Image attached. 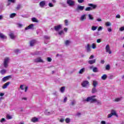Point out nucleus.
<instances>
[{"label":"nucleus","mask_w":124,"mask_h":124,"mask_svg":"<svg viewBox=\"0 0 124 124\" xmlns=\"http://www.w3.org/2000/svg\"><path fill=\"white\" fill-rule=\"evenodd\" d=\"M88 6H91V7H87L85 9V10L86 11H91V10H93L94 9H96V7H97V5H94L92 3H89L88 4Z\"/></svg>","instance_id":"nucleus-1"},{"label":"nucleus","mask_w":124,"mask_h":124,"mask_svg":"<svg viewBox=\"0 0 124 124\" xmlns=\"http://www.w3.org/2000/svg\"><path fill=\"white\" fill-rule=\"evenodd\" d=\"M95 97H96V96L95 95L88 97L84 100V101H87V102H91V103H93V102L96 101V99L94 98Z\"/></svg>","instance_id":"nucleus-2"},{"label":"nucleus","mask_w":124,"mask_h":124,"mask_svg":"<svg viewBox=\"0 0 124 124\" xmlns=\"http://www.w3.org/2000/svg\"><path fill=\"white\" fill-rule=\"evenodd\" d=\"M9 62H10V58L9 57H5L4 59L3 65L5 68H7V67H8Z\"/></svg>","instance_id":"nucleus-3"},{"label":"nucleus","mask_w":124,"mask_h":124,"mask_svg":"<svg viewBox=\"0 0 124 124\" xmlns=\"http://www.w3.org/2000/svg\"><path fill=\"white\" fill-rule=\"evenodd\" d=\"M85 9L84 6H81L80 5H78L77 7L75 9V12L79 13L80 11H83Z\"/></svg>","instance_id":"nucleus-4"},{"label":"nucleus","mask_w":124,"mask_h":124,"mask_svg":"<svg viewBox=\"0 0 124 124\" xmlns=\"http://www.w3.org/2000/svg\"><path fill=\"white\" fill-rule=\"evenodd\" d=\"M90 85V83L88 81V80H85L83 81L82 83H81V86L83 87V88H88V87H89V86Z\"/></svg>","instance_id":"nucleus-5"},{"label":"nucleus","mask_w":124,"mask_h":124,"mask_svg":"<svg viewBox=\"0 0 124 124\" xmlns=\"http://www.w3.org/2000/svg\"><path fill=\"white\" fill-rule=\"evenodd\" d=\"M66 3L69 6H73L75 5V1L73 0H67Z\"/></svg>","instance_id":"nucleus-6"},{"label":"nucleus","mask_w":124,"mask_h":124,"mask_svg":"<svg viewBox=\"0 0 124 124\" xmlns=\"http://www.w3.org/2000/svg\"><path fill=\"white\" fill-rule=\"evenodd\" d=\"M34 62L39 63V62H44V61L42 59H41V57H38L37 58H35L34 59Z\"/></svg>","instance_id":"nucleus-7"},{"label":"nucleus","mask_w":124,"mask_h":124,"mask_svg":"<svg viewBox=\"0 0 124 124\" xmlns=\"http://www.w3.org/2000/svg\"><path fill=\"white\" fill-rule=\"evenodd\" d=\"M85 20H87V15L83 14L81 15L79 18V20L81 21V22H84V21H85Z\"/></svg>","instance_id":"nucleus-8"},{"label":"nucleus","mask_w":124,"mask_h":124,"mask_svg":"<svg viewBox=\"0 0 124 124\" xmlns=\"http://www.w3.org/2000/svg\"><path fill=\"white\" fill-rule=\"evenodd\" d=\"M105 49H106V52L107 53H108L109 55H110V54H112V51H111V50L110 49V46H109V45H107L106 46Z\"/></svg>","instance_id":"nucleus-9"},{"label":"nucleus","mask_w":124,"mask_h":124,"mask_svg":"<svg viewBox=\"0 0 124 124\" xmlns=\"http://www.w3.org/2000/svg\"><path fill=\"white\" fill-rule=\"evenodd\" d=\"M10 78H11V76H6L2 79V82H6V81H8Z\"/></svg>","instance_id":"nucleus-10"},{"label":"nucleus","mask_w":124,"mask_h":124,"mask_svg":"<svg viewBox=\"0 0 124 124\" xmlns=\"http://www.w3.org/2000/svg\"><path fill=\"white\" fill-rule=\"evenodd\" d=\"M46 5V1L43 0L39 3V6L40 7L43 8Z\"/></svg>","instance_id":"nucleus-11"},{"label":"nucleus","mask_w":124,"mask_h":124,"mask_svg":"<svg viewBox=\"0 0 124 124\" xmlns=\"http://www.w3.org/2000/svg\"><path fill=\"white\" fill-rule=\"evenodd\" d=\"M33 27H34V25H33V24H30L29 26L25 28V30H33Z\"/></svg>","instance_id":"nucleus-12"},{"label":"nucleus","mask_w":124,"mask_h":124,"mask_svg":"<svg viewBox=\"0 0 124 124\" xmlns=\"http://www.w3.org/2000/svg\"><path fill=\"white\" fill-rule=\"evenodd\" d=\"M10 85V82L8 81L5 83L2 87V89H7V87Z\"/></svg>","instance_id":"nucleus-13"},{"label":"nucleus","mask_w":124,"mask_h":124,"mask_svg":"<svg viewBox=\"0 0 124 124\" xmlns=\"http://www.w3.org/2000/svg\"><path fill=\"white\" fill-rule=\"evenodd\" d=\"M85 48L86 49V51L88 53H89V52H91V46H90V44H87V46H85Z\"/></svg>","instance_id":"nucleus-14"},{"label":"nucleus","mask_w":124,"mask_h":124,"mask_svg":"<svg viewBox=\"0 0 124 124\" xmlns=\"http://www.w3.org/2000/svg\"><path fill=\"white\" fill-rule=\"evenodd\" d=\"M45 114L46 116H50V115H52V114H53V111H49L48 110H46Z\"/></svg>","instance_id":"nucleus-15"},{"label":"nucleus","mask_w":124,"mask_h":124,"mask_svg":"<svg viewBox=\"0 0 124 124\" xmlns=\"http://www.w3.org/2000/svg\"><path fill=\"white\" fill-rule=\"evenodd\" d=\"M62 29V25H59L56 26L54 27V30L55 31H60Z\"/></svg>","instance_id":"nucleus-16"},{"label":"nucleus","mask_w":124,"mask_h":124,"mask_svg":"<svg viewBox=\"0 0 124 124\" xmlns=\"http://www.w3.org/2000/svg\"><path fill=\"white\" fill-rule=\"evenodd\" d=\"M96 62V59H93L92 60H89L88 61V63L89 64H93V63H95V62Z\"/></svg>","instance_id":"nucleus-17"},{"label":"nucleus","mask_w":124,"mask_h":124,"mask_svg":"<svg viewBox=\"0 0 124 124\" xmlns=\"http://www.w3.org/2000/svg\"><path fill=\"white\" fill-rule=\"evenodd\" d=\"M111 114H112V116H116V117H117V118H118V117H119V116H118V114H117V113L116 112V111L114 109H112L111 110Z\"/></svg>","instance_id":"nucleus-18"},{"label":"nucleus","mask_w":124,"mask_h":124,"mask_svg":"<svg viewBox=\"0 0 124 124\" xmlns=\"http://www.w3.org/2000/svg\"><path fill=\"white\" fill-rule=\"evenodd\" d=\"M9 35L11 39H15L16 36L14 33L11 32L9 33Z\"/></svg>","instance_id":"nucleus-19"},{"label":"nucleus","mask_w":124,"mask_h":124,"mask_svg":"<svg viewBox=\"0 0 124 124\" xmlns=\"http://www.w3.org/2000/svg\"><path fill=\"white\" fill-rule=\"evenodd\" d=\"M7 70L5 69H2V70H1L0 71V73L2 75H4V74H5L7 72Z\"/></svg>","instance_id":"nucleus-20"},{"label":"nucleus","mask_w":124,"mask_h":124,"mask_svg":"<svg viewBox=\"0 0 124 124\" xmlns=\"http://www.w3.org/2000/svg\"><path fill=\"white\" fill-rule=\"evenodd\" d=\"M85 71H86V68H82L79 71L78 73L79 74H83Z\"/></svg>","instance_id":"nucleus-21"},{"label":"nucleus","mask_w":124,"mask_h":124,"mask_svg":"<svg viewBox=\"0 0 124 124\" xmlns=\"http://www.w3.org/2000/svg\"><path fill=\"white\" fill-rule=\"evenodd\" d=\"M88 19L89 20H90L91 21H93L94 20V18L93 16V15L91 14L88 15Z\"/></svg>","instance_id":"nucleus-22"},{"label":"nucleus","mask_w":124,"mask_h":124,"mask_svg":"<svg viewBox=\"0 0 124 124\" xmlns=\"http://www.w3.org/2000/svg\"><path fill=\"white\" fill-rule=\"evenodd\" d=\"M34 44H35V40H32L30 42V45L31 47L34 46Z\"/></svg>","instance_id":"nucleus-23"},{"label":"nucleus","mask_w":124,"mask_h":124,"mask_svg":"<svg viewBox=\"0 0 124 124\" xmlns=\"http://www.w3.org/2000/svg\"><path fill=\"white\" fill-rule=\"evenodd\" d=\"M31 122H32V123H37V122H38V118L34 117L32 118Z\"/></svg>","instance_id":"nucleus-24"},{"label":"nucleus","mask_w":124,"mask_h":124,"mask_svg":"<svg viewBox=\"0 0 124 124\" xmlns=\"http://www.w3.org/2000/svg\"><path fill=\"white\" fill-rule=\"evenodd\" d=\"M70 43H71L70 41L68 40H67L64 42V44H65V45H66V46H68L70 44Z\"/></svg>","instance_id":"nucleus-25"},{"label":"nucleus","mask_w":124,"mask_h":124,"mask_svg":"<svg viewBox=\"0 0 124 124\" xmlns=\"http://www.w3.org/2000/svg\"><path fill=\"white\" fill-rule=\"evenodd\" d=\"M101 79L102 80H106L107 79V75L106 74H104L102 77H101Z\"/></svg>","instance_id":"nucleus-26"},{"label":"nucleus","mask_w":124,"mask_h":124,"mask_svg":"<svg viewBox=\"0 0 124 124\" xmlns=\"http://www.w3.org/2000/svg\"><path fill=\"white\" fill-rule=\"evenodd\" d=\"M0 38H2L3 39H6V36L3 35V34L0 32Z\"/></svg>","instance_id":"nucleus-27"},{"label":"nucleus","mask_w":124,"mask_h":124,"mask_svg":"<svg viewBox=\"0 0 124 124\" xmlns=\"http://www.w3.org/2000/svg\"><path fill=\"white\" fill-rule=\"evenodd\" d=\"M97 90H96V88L95 87H93L92 90V93H97Z\"/></svg>","instance_id":"nucleus-28"},{"label":"nucleus","mask_w":124,"mask_h":124,"mask_svg":"<svg viewBox=\"0 0 124 124\" xmlns=\"http://www.w3.org/2000/svg\"><path fill=\"white\" fill-rule=\"evenodd\" d=\"M32 22H34V23H38V20L36 19L35 17H33L31 18Z\"/></svg>","instance_id":"nucleus-29"},{"label":"nucleus","mask_w":124,"mask_h":124,"mask_svg":"<svg viewBox=\"0 0 124 124\" xmlns=\"http://www.w3.org/2000/svg\"><path fill=\"white\" fill-rule=\"evenodd\" d=\"M65 91V87H62L60 89V92L61 93H64V91Z\"/></svg>","instance_id":"nucleus-30"},{"label":"nucleus","mask_w":124,"mask_h":124,"mask_svg":"<svg viewBox=\"0 0 124 124\" xmlns=\"http://www.w3.org/2000/svg\"><path fill=\"white\" fill-rule=\"evenodd\" d=\"M94 102H96L97 105H101L102 104L101 101L99 100H97L96 99V101H95Z\"/></svg>","instance_id":"nucleus-31"},{"label":"nucleus","mask_w":124,"mask_h":124,"mask_svg":"<svg viewBox=\"0 0 124 124\" xmlns=\"http://www.w3.org/2000/svg\"><path fill=\"white\" fill-rule=\"evenodd\" d=\"M98 84V83H97V81L94 80L93 81V86L94 88H95Z\"/></svg>","instance_id":"nucleus-32"},{"label":"nucleus","mask_w":124,"mask_h":124,"mask_svg":"<svg viewBox=\"0 0 124 124\" xmlns=\"http://www.w3.org/2000/svg\"><path fill=\"white\" fill-rule=\"evenodd\" d=\"M123 99V97H120V98H117L115 99V101L116 102H119V101H121Z\"/></svg>","instance_id":"nucleus-33"},{"label":"nucleus","mask_w":124,"mask_h":124,"mask_svg":"<svg viewBox=\"0 0 124 124\" xmlns=\"http://www.w3.org/2000/svg\"><path fill=\"white\" fill-rule=\"evenodd\" d=\"M93 72L96 73V72H98V71H99L98 70V68L97 67H94V68H93Z\"/></svg>","instance_id":"nucleus-34"},{"label":"nucleus","mask_w":124,"mask_h":124,"mask_svg":"<svg viewBox=\"0 0 124 124\" xmlns=\"http://www.w3.org/2000/svg\"><path fill=\"white\" fill-rule=\"evenodd\" d=\"M75 104H76V101H75V100L71 101V105H72V106H74V105H75Z\"/></svg>","instance_id":"nucleus-35"},{"label":"nucleus","mask_w":124,"mask_h":124,"mask_svg":"<svg viewBox=\"0 0 124 124\" xmlns=\"http://www.w3.org/2000/svg\"><path fill=\"white\" fill-rule=\"evenodd\" d=\"M105 25L107 27H110L112 24L110 22H106Z\"/></svg>","instance_id":"nucleus-36"},{"label":"nucleus","mask_w":124,"mask_h":124,"mask_svg":"<svg viewBox=\"0 0 124 124\" xmlns=\"http://www.w3.org/2000/svg\"><path fill=\"white\" fill-rule=\"evenodd\" d=\"M20 8H22V5L18 4L16 8V9H17V10H19V9H20Z\"/></svg>","instance_id":"nucleus-37"},{"label":"nucleus","mask_w":124,"mask_h":124,"mask_svg":"<svg viewBox=\"0 0 124 124\" xmlns=\"http://www.w3.org/2000/svg\"><path fill=\"white\" fill-rule=\"evenodd\" d=\"M6 118L8 120H11V119H12V116H10V115H9V114H7L6 115Z\"/></svg>","instance_id":"nucleus-38"},{"label":"nucleus","mask_w":124,"mask_h":124,"mask_svg":"<svg viewBox=\"0 0 124 124\" xmlns=\"http://www.w3.org/2000/svg\"><path fill=\"white\" fill-rule=\"evenodd\" d=\"M16 16V14L15 13H13V14H11L10 15V17L11 18H14V17H15Z\"/></svg>","instance_id":"nucleus-39"},{"label":"nucleus","mask_w":124,"mask_h":124,"mask_svg":"<svg viewBox=\"0 0 124 124\" xmlns=\"http://www.w3.org/2000/svg\"><path fill=\"white\" fill-rule=\"evenodd\" d=\"M115 76H114V75H110L109 77H108V79H110V80H112L113 79H114Z\"/></svg>","instance_id":"nucleus-40"},{"label":"nucleus","mask_w":124,"mask_h":124,"mask_svg":"<svg viewBox=\"0 0 124 124\" xmlns=\"http://www.w3.org/2000/svg\"><path fill=\"white\" fill-rule=\"evenodd\" d=\"M110 65L108 64L106 66V70H110Z\"/></svg>","instance_id":"nucleus-41"},{"label":"nucleus","mask_w":124,"mask_h":124,"mask_svg":"<svg viewBox=\"0 0 124 124\" xmlns=\"http://www.w3.org/2000/svg\"><path fill=\"white\" fill-rule=\"evenodd\" d=\"M58 34H59V35H62V34H64V32H63V31H61L58 32Z\"/></svg>","instance_id":"nucleus-42"},{"label":"nucleus","mask_w":124,"mask_h":124,"mask_svg":"<svg viewBox=\"0 0 124 124\" xmlns=\"http://www.w3.org/2000/svg\"><path fill=\"white\" fill-rule=\"evenodd\" d=\"M102 30H103V28L101 26H100L98 27L97 31H102Z\"/></svg>","instance_id":"nucleus-43"},{"label":"nucleus","mask_w":124,"mask_h":124,"mask_svg":"<svg viewBox=\"0 0 124 124\" xmlns=\"http://www.w3.org/2000/svg\"><path fill=\"white\" fill-rule=\"evenodd\" d=\"M97 29V26H92V31H96V30Z\"/></svg>","instance_id":"nucleus-44"},{"label":"nucleus","mask_w":124,"mask_h":124,"mask_svg":"<svg viewBox=\"0 0 124 124\" xmlns=\"http://www.w3.org/2000/svg\"><path fill=\"white\" fill-rule=\"evenodd\" d=\"M65 26H68V20L67 19H65L64 21Z\"/></svg>","instance_id":"nucleus-45"},{"label":"nucleus","mask_w":124,"mask_h":124,"mask_svg":"<svg viewBox=\"0 0 124 124\" xmlns=\"http://www.w3.org/2000/svg\"><path fill=\"white\" fill-rule=\"evenodd\" d=\"M65 122L67 124H68L69 123H70V119L69 118H67L65 119Z\"/></svg>","instance_id":"nucleus-46"},{"label":"nucleus","mask_w":124,"mask_h":124,"mask_svg":"<svg viewBox=\"0 0 124 124\" xmlns=\"http://www.w3.org/2000/svg\"><path fill=\"white\" fill-rule=\"evenodd\" d=\"M96 48V45L94 43H93L92 44V48L93 49H95Z\"/></svg>","instance_id":"nucleus-47"},{"label":"nucleus","mask_w":124,"mask_h":124,"mask_svg":"<svg viewBox=\"0 0 124 124\" xmlns=\"http://www.w3.org/2000/svg\"><path fill=\"white\" fill-rule=\"evenodd\" d=\"M85 1V0H78V3H83Z\"/></svg>","instance_id":"nucleus-48"},{"label":"nucleus","mask_w":124,"mask_h":124,"mask_svg":"<svg viewBox=\"0 0 124 124\" xmlns=\"http://www.w3.org/2000/svg\"><path fill=\"white\" fill-rule=\"evenodd\" d=\"M0 123H4L6 122L5 119L4 118H2L0 121Z\"/></svg>","instance_id":"nucleus-49"},{"label":"nucleus","mask_w":124,"mask_h":124,"mask_svg":"<svg viewBox=\"0 0 124 124\" xmlns=\"http://www.w3.org/2000/svg\"><path fill=\"white\" fill-rule=\"evenodd\" d=\"M24 87V85H21L20 86V90H22V91H24V90H25V88H23Z\"/></svg>","instance_id":"nucleus-50"},{"label":"nucleus","mask_w":124,"mask_h":124,"mask_svg":"<svg viewBox=\"0 0 124 124\" xmlns=\"http://www.w3.org/2000/svg\"><path fill=\"white\" fill-rule=\"evenodd\" d=\"M119 31H124V26L122 27L121 28H120L119 29Z\"/></svg>","instance_id":"nucleus-51"},{"label":"nucleus","mask_w":124,"mask_h":124,"mask_svg":"<svg viewBox=\"0 0 124 124\" xmlns=\"http://www.w3.org/2000/svg\"><path fill=\"white\" fill-rule=\"evenodd\" d=\"M48 6H49V7H54V5H53L52 3H49Z\"/></svg>","instance_id":"nucleus-52"},{"label":"nucleus","mask_w":124,"mask_h":124,"mask_svg":"<svg viewBox=\"0 0 124 124\" xmlns=\"http://www.w3.org/2000/svg\"><path fill=\"white\" fill-rule=\"evenodd\" d=\"M17 26H18V28H22V27H23V24L18 23Z\"/></svg>","instance_id":"nucleus-53"},{"label":"nucleus","mask_w":124,"mask_h":124,"mask_svg":"<svg viewBox=\"0 0 124 124\" xmlns=\"http://www.w3.org/2000/svg\"><path fill=\"white\" fill-rule=\"evenodd\" d=\"M16 0H8V1L9 2H12L13 3H14Z\"/></svg>","instance_id":"nucleus-54"},{"label":"nucleus","mask_w":124,"mask_h":124,"mask_svg":"<svg viewBox=\"0 0 124 124\" xmlns=\"http://www.w3.org/2000/svg\"><path fill=\"white\" fill-rule=\"evenodd\" d=\"M67 101V97H65L63 100V102L65 103Z\"/></svg>","instance_id":"nucleus-55"},{"label":"nucleus","mask_w":124,"mask_h":124,"mask_svg":"<svg viewBox=\"0 0 124 124\" xmlns=\"http://www.w3.org/2000/svg\"><path fill=\"white\" fill-rule=\"evenodd\" d=\"M44 38L45 39H50V37H49L48 36L46 35L44 36Z\"/></svg>","instance_id":"nucleus-56"},{"label":"nucleus","mask_w":124,"mask_h":124,"mask_svg":"<svg viewBox=\"0 0 124 124\" xmlns=\"http://www.w3.org/2000/svg\"><path fill=\"white\" fill-rule=\"evenodd\" d=\"M47 62H52V59H51L50 57H48Z\"/></svg>","instance_id":"nucleus-57"},{"label":"nucleus","mask_w":124,"mask_h":124,"mask_svg":"<svg viewBox=\"0 0 124 124\" xmlns=\"http://www.w3.org/2000/svg\"><path fill=\"white\" fill-rule=\"evenodd\" d=\"M94 58V56L93 55H91L90 57H89V60H93V59Z\"/></svg>","instance_id":"nucleus-58"},{"label":"nucleus","mask_w":124,"mask_h":124,"mask_svg":"<svg viewBox=\"0 0 124 124\" xmlns=\"http://www.w3.org/2000/svg\"><path fill=\"white\" fill-rule=\"evenodd\" d=\"M116 18H118V19H120V18H121V15H116Z\"/></svg>","instance_id":"nucleus-59"},{"label":"nucleus","mask_w":124,"mask_h":124,"mask_svg":"<svg viewBox=\"0 0 124 124\" xmlns=\"http://www.w3.org/2000/svg\"><path fill=\"white\" fill-rule=\"evenodd\" d=\"M112 116H113L112 114H111V113H110V114H108V118H111V117H112Z\"/></svg>","instance_id":"nucleus-60"},{"label":"nucleus","mask_w":124,"mask_h":124,"mask_svg":"<svg viewBox=\"0 0 124 124\" xmlns=\"http://www.w3.org/2000/svg\"><path fill=\"white\" fill-rule=\"evenodd\" d=\"M108 31H109V32H111V31H112V29L111 28H108Z\"/></svg>","instance_id":"nucleus-61"},{"label":"nucleus","mask_w":124,"mask_h":124,"mask_svg":"<svg viewBox=\"0 0 124 124\" xmlns=\"http://www.w3.org/2000/svg\"><path fill=\"white\" fill-rule=\"evenodd\" d=\"M101 124H106V122L104 121H102L101 122Z\"/></svg>","instance_id":"nucleus-62"},{"label":"nucleus","mask_w":124,"mask_h":124,"mask_svg":"<svg viewBox=\"0 0 124 124\" xmlns=\"http://www.w3.org/2000/svg\"><path fill=\"white\" fill-rule=\"evenodd\" d=\"M67 30H68V29L67 28H64V31L65 32H67Z\"/></svg>","instance_id":"nucleus-63"},{"label":"nucleus","mask_w":124,"mask_h":124,"mask_svg":"<svg viewBox=\"0 0 124 124\" xmlns=\"http://www.w3.org/2000/svg\"><path fill=\"white\" fill-rule=\"evenodd\" d=\"M104 62H105V61H104V60H102L101 61V63H102V64H104Z\"/></svg>","instance_id":"nucleus-64"}]
</instances>
